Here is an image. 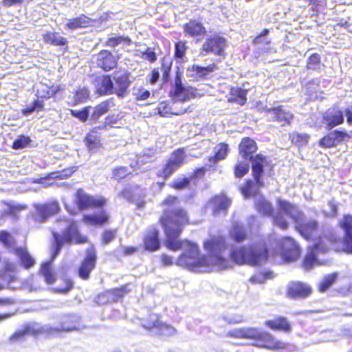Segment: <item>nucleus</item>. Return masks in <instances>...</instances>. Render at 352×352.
Wrapping results in <instances>:
<instances>
[{
  "label": "nucleus",
  "mask_w": 352,
  "mask_h": 352,
  "mask_svg": "<svg viewBox=\"0 0 352 352\" xmlns=\"http://www.w3.org/2000/svg\"><path fill=\"white\" fill-rule=\"evenodd\" d=\"M35 210L33 213V219L35 222L43 223L46 222L49 218L57 214L60 207L57 201H49L43 204H34Z\"/></svg>",
  "instance_id": "nucleus-10"
},
{
  "label": "nucleus",
  "mask_w": 352,
  "mask_h": 352,
  "mask_svg": "<svg viewBox=\"0 0 352 352\" xmlns=\"http://www.w3.org/2000/svg\"><path fill=\"white\" fill-rule=\"evenodd\" d=\"M265 325L273 330L283 331L289 333L292 330V326L287 319L280 316L272 320H267Z\"/></svg>",
  "instance_id": "nucleus-31"
},
{
  "label": "nucleus",
  "mask_w": 352,
  "mask_h": 352,
  "mask_svg": "<svg viewBox=\"0 0 352 352\" xmlns=\"http://www.w3.org/2000/svg\"><path fill=\"white\" fill-rule=\"evenodd\" d=\"M115 106V98L111 97L100 102L96 107H91L89 121L91 123H96L102 116L104 115Z\"/></svg>",
  "instance_id": "nucleus-24"
},
{
  "label": "nucleus",
  "mask_w": 352,
  "mask_h": 352,
  "mask_svg": "<svg viewBox=\"0 0 352 352\" xmlns=\"http://www.w3.org/2000/svg\"><path fill=\"white\" fill-rule=\"evenodd\" d=\"M157 113L162 117H168L169 115L173 114L170 111V107L165 102H162L157 107Z\"/></svg>",
  "instance_id": "nucleus-61"
},
{
  "label": "nucleus",
  "mask_w": 352,
  "mask_h": 352,
  "mask_svg": "<svg viewBox=\"0 0 352 352\" xmlns=\"http://www.w3.org/2000/svg\"><path fill=\"white\" fill-rule=\"evenodd\" d=\"M0 242L6 248H12L15 244L14 239L6 230H1L0 232Z\"/></svg>",
  "instance_id": "nucleus-55"
},
{
  "label": "nucleus",
  "mask_w": 352,
  "mask_h": 352,
  "mask_svg": "<svg viewBox=\"0 0 352 352\" xmlns=\"http://www.w3.org/2000/svg\"><path fill=\"white\" fill-rule=\"evenodd\" d=\"M188 49L186 41H179L175 44L174 56L177 63H184L186 60V53Z\"/></svg>",
  "instance_id": "nucleus-43"
},
{
  "label": "nucleus",
  "mask_w": 352,
  "mask_h": 352,
  "mask_svg": "<svg viewBox=\"0 0 352 352\" xmlns=\"http://www.w3.org/2000/svg\"><path fill=\"white\" fill-rule=\"evenodd\" d=\"M185 157L186 153L183 148L173 151L163 168L164 177L166 178L170 177L183 164Z\"/></svg>",
  "instance_id": "nucleus-15"
},
{
  "label": "nucleus",
  "mask_w": 352,
  "mask_h": 352,
  "mask_svg": "<svg viewBox=\"0 0 352 352\" xmlns=\"http://www.w3.org/2000/svg\"><path fill=\"white\" fill-rule=\"evenodd\" d=\"M310 136L305 133H294L292 135V142L298 147L306 146L309 140Z\"/></svg>",
  "instance_id": "nucleus-52"
},
{
  "label": "nucleus",
  "mask_w": 352,
  "mask_h": 352,
  "mask_svg": "<svg viewBox=\"0 0 352 352\" xmlns=\"http://www.w3.org/2000/svg\"><path fill=\"white\" fill-rule=\"evenodd\" d=\"M213 212L217 215L220 212H226L231 204V200L225 195H217L212 200Z\"/></svg>",
  "instance_id": "nucleus-33"
},
{
  "label": "nucleus",
  "mask_w": 352,
  "mask_h": 352,
  "mask_svg": "<svg viewBox=\"0 0 352 352\" xmlns=\"http://www.w3.org/2000/svg\"><path fill=\"white\" fill-rule=\"evenodd\" d=\"M178 198L170 195L162 205L166 206L160 218L161 224L166 234L165 245L173 251L182 249L184 252L178 258L176 264L180 266L197 267L212 264L218 270H226L232 267L231 261L225 256L228 249L226 239L223 236L212 237L204 243V249L209 257L199 258V249L197 244L188 240L180 241L179 237L184 225L188 223L186 211L177 206Z\"/></svg>",
  "instance_id": "nucleus-1"
},
{
  "label": "nucleus",
  "mask_w": 352,
  "mask_h": 352,
  "mask_svg": "<svg viewBox=\"0 0 352 352\" xmlns=\"http://www.w3.org/2000/svg\"><path fill=\"white\" fill-rule=\"evenodd\" d=\"M52 261L43 263L41 267V273L43 276L45 281L47 284H53L56 281V274L52 269Z\"/></svg>",
  "instance_id": "nucleus-39"
},
{
  "label": "nucleus",
  "mask_w": 352,
  "mask_h": 352,
  "mask_svg": "<svg viewBox=\"0 0 352 352\" xmlns=\"http://www.w3.org/2000/svg\"><path fill=\"white\" fill-rule=\"evenodd\" d=\"M118 58H116L110 51L101 50L96 58V64L98 68L104 72H109L116 67Z\"/></svg>",
  "instance_id": "nucleus-18"
},
{
  "label": "nucleus",
  "mask_w": 352,
  "mask_h": 352,
  "mask_svg": "<svg viewBox=\"0 0 352 352\" xmlns=\"http://www.w3.org/2000/svg\"><path fill=\"white\" fill-rule=\"evenodd\" d=\"M322 119L324 128L327 130H331L344 123L343 110L338 106L333 105L325 111L322 114Z\"/></svg>",
  "instance_id": "nucleus-13"
},
{
  "label": "nucleus",
  "mask_w": 352,
  "mask_h": 352,
  "mask_svg": "<svg viewBox=\"0 0 352 352\" xmlns=\"http://www.w3.org/2000/svg\"><path fill=\"white\" fill-rule=\"evenodd\" d=\"M65 28L69 30H76L78 28H87L91 23V19L85 14H81L78 17L67 19Z\"/></svg>",
  "instance_id": "nucleus-32"
},
{
  "label": "nucleus",
  "mask_w": 352,
  "mask_h": 352,
  "mask_svg": "<svg viewBox=\"0 0 352 352\" xmlns=\"http://www.w3.org/2000/svg\"><path fill=\"white\" fill-rule=\"evenodd\" d=\"M129 285L126 284L121 286L120 287H117L108 290L111 302H117L124 296H125L127 293H129L130 292V289L129 288Z\"/></svg>",
  "instance_id": "nucleus-44"
},
{
  "label": "nucleus",
  "mask_w": 352,
  "mask_h": 352,
  "mask_svg": "<svg viewBox=\"0 0 352 352\" xmlns=\"http://www.w3.org/2000/svg\"><path fill=\"white\" fill-rule=\"evenodd\" d=\"M256 207L258 212L264 216H272L274 214V207L272 204L265 199L261 198L256 203Z\"/></svg>",
  "instance_id": "nucleus-41"
},
{
  "label": "nucleus",
  "mask_w": 352,
  "mask_h": 352,
  "mask_svg": "<svg viewBox=\"0 0 352 352\" xmlns=\"http://www.w3.org/2000/svg\"><path fill=\"white\" fill-rule=\"evenodd\" d=\"M75 202L80 210L89 208H102L106 204V199L102 197H96L86 193L82 189L77 190Z\"/></svg>",
  "instance_id": "nucleus-12"
},
{
  "label": "nucleus",
  "mask_w": 352,
  "mask_h": 352,
  "mask_svg": "<svg viewBox=\"0 0 352 352\" xmlns=\"http://www.w3.org/2000/svg\"><path fill=\"white\" fill-rule=\"evenodd\" d=\"M226 47L227 41L224 37L219 34L210 35L206 37L203 43L200 48V55L204 56L214 54L219 56H225Z\"/></svg>",
  "instance_id": "nucleus-7"
},
{
  "label": "nucleus",
  "mask_w": 352,
  "mask_h": 352,
  "mask_svg": "<svg viewBox=\"0 0 352 352\" xmlns=\"http://www.w3.org/2000/svg\"><path fill=\"white\" fill-rule=\"evenodd\" d=\"M96 92L100 96H108L114 94L113 85L111 75H104L96 81Z\"/></svg>",
  "instance_id": "nucleus-25"
},
{
  "label": "nucleus",
  "mask_w": 352,
  "mask_h": 352,
  "mask_svg": "<svg viewBox=\"0 0 352 352\" xmlns=\"http://www.w3.org/2000/svg\"><path fill=\"white\" fill-rule=\"evenodd\" d=\"M265 111L269 116L270 121L277 122L281 126L289 124L294 118L293 114L283 106L266 108Z\"/></svg>",
  "instance_id": "nucleus-14"
},
{
  "label": "nucleus",
  "mask_w": 352,
  "mask_h": 352,
  "mask_svg": "<svg viewBox=\"0 0 352 352\" xmlns=\"http://www.w3.org/2000/svg\"><path fill=\"white\" fill-rule=\"evenodd\" d=\"M44 41L46 43L67 48L68 41L66 38L61 36L58 32H47L43 35Z\"/></svg>",
  "instance_id": "nucleus-36"
},
{
  "label": "nucleus",
  "mask_w": 352,
  "mask_h": 352,
  "mask_svg": "<svg viewBox=\"0 0 352 352\" xmlns=\"http://www.w3.org/2000/svg\"><path fill=\"white\" fill-rule=\"evenodd\" d=\"M131 43V39L129 37L119 36L109 38L105 42V45L111 47H115L122 43L130 45Z\"/></svg>",
  "instance_id": "nucleus-46"
},
{
  "label": "nucleus",
  "mask_w": 352,
  "mask_h": 352,
  "mask_svg": "<svg viewBox=\"0 0 352 352\" xmlns=\"http://www.w3.org/2000/svg\"><path fill=\"white\" fill-rule=\"evenodd\" d=\"M344 232V248L346 252L352 254V215H344L339 222Z\"/></svg>",
  "instance_id": "nucleus-20"
},
{
  "label": "nucleus",
  "mask_w": 352,
  "mask_h": 352,
  "mask_svg": "<svg viewBox=\"0 0 352 352\" xmlns=\"http://www.w3.org/2000/svg\"><path fill=\"white\" fill-rule=\"evenodd\" d=\"M349 138V135L345 131L336 129L320 139L319 146L322 148L334 147Z\"/></svg>",
  "instance_id": "nucleus-19"
},
{
  "label": "nucleus",
  "mask_w": 352,
  "mask_h": 352,
  "mask_svg": "<svg viewBox=\"0 0 352 352\" xmlns=\"http://www.w3.org/2000/svg\"><path fill=\"white\" fill-rule=\"evenodd\" d=\"M16 266L12 263H6L4 265L3 270L0 271V278L8 281V283H12L15 280V276L13 273L16 271Z\"/></svg>",
  "instance_id": "nucleus-42"
},
{
  "label": "nucleus",
  "mask_w": 352,
  "mask_h": 352,
  "mask_svg": "<svg viewBox=\"0 0 352 352\" xmlns=\"http://www.w3.org/2000/svg\"><path fill=\"white\" fill-rule=\"evenodd\" d=\"M311 292V288L301 282H292L287 285V296L293 299L307 298Z\"/></svg>",
  "instance_id": "nucleus-23"
},
{
  "label": "nucleus",
  "mask_w": 352,
  "mask_h": 352,
  "mask_svg": "<svg viewBox=\"0 0 352 352\" xmlns=\"http://www.w3.org/2000/svg\"><path fill=\"white\" fill-rule=\"evenodd\" d=\"M250 170V164L246 161H239L234 166V173L236 178H241L245 175Z\"/></svg>",
  "instance_id": "nucleus-51"
},
{
  "label": "nucleus",
  "mask_w": 352,
  "mask_h": 352,
  "mask_svg": "<svg viewBox=\"0 0 352 352\" xmlns=\"http://www.w3.org/2000/svg\"><path fill=\"white\" fill-rule=\"evenodd\" d=\"M278 212L273 216L274 225L282 230H286L289 223L285 216L292 219L296 230L306 240H310L317 232L318 223L313 219H308L305 214L299 210L298 207L291 202L278 198L277 199Z\"/></svg>",
  "instance_id": "nucleus-2"
},
{
  "label": "nucleus",
  "mask_w": 352,
  "mask_h": 352,
  "mask_svg": "<svg viewBox=\"0 0 352 352\" xmlns=\"http://www.w3.org/2000/svg\"><path fill=\"white\" fill-rule=\"evenodd\" d=\"M273 277V272L271 271H267L264 273H258L250 278V281L253 283H263L267 279L272 278Z\"/></svg>",
  "instance_id": "nucleus-57"
},
{
  "label": "nucleus",
  "mask_w": 352,
  "mask_h": 352,
  "mask_svg": "<svg viewBox=\"0 0 352 352\" xmlns=\"http://www.w3.org/2000/svg\"><path fill=\"white\" fill-rule=\"evenodd\" d=\"M84 143L91 154L96 153L102 146L100 137L95 131H91L86 135Z\"/></svg>",
  "instance_id": "nucleus-29"
},
{
  "label": "nucleus",
  "mask_w": 352,
  "mask_h": 352,
  "mask_svg": "<svg viewBox=\"0 0 352 352\" xmlns=\"http://www.w3.org/2000/svg\"><path fill=\"white\" fill-rule=\"evenodd\" d=\"M144 245L146 250L155 252L161 247L160 232L154 227L148 228L144 237Z\"/></svg>",
  "instance_id": "nucleus-21"
},
{
  "label": "nucleus",
  "mask_w": 352,
  "mask_h": 352,
  "mask_svg": "<svg viewBox=\"0 0 352 352\" xmlns=\"http://www.w3.org/2000/svg\"><path fill=\"white\" fill-rule=\"evenodd\" d=\"M76 170V166H72L66 169H64L60 173H51V177L63 179L70 177Z\"/></svg>",
  "instance_id": "nucleus-58"
},
{
  "label": "nucleus",
  "mask_w": 352,
  "mask_h": 352,
  "mask_svg": "<svg viewBox=\"0 0 352 352\" xmlns=\"http://www.w3.org/2000/svg\"><path fill=\"white\" fill-rule=\"evenodd\" d=\"M131 174V171L126 166H118L113 169V178L117 181L126 177L127 175Z\"/></svg>",
  "instance_id": "nucleus-56"
},
{
  "label": "nucleus",
  "mask_w": 352,
  "mask_h": 352,
  "mask_svg": "<svg viewBox=\"0 0 352 352\" xmlns=\"http://www.w3.org/2000/svg\"><path fill=\"white\" fill-rule=\"evenodd\" d=\"M162 322L160 320L159 316L155 314H150L148 316L147 320L142 324V326L148 331L151 335L153 330L157 327Z\"/></svg>",
  "instance_id": "nucleus-48"
},
{
  "label": "nucleus",
  "mask_w": 352,
  "mask_h": 352,
  "mask_svg": "<svg viewBox=\"0 0 352 352\" xmlns=\"http://www.w3.org/2000/svg\"><path fill=\"white\" fill-rule=\"evenodd\" d=\"M230 238L236 243H240L248 238V230L245 225L239 222L232 223L230 230Z\"/></svg>",
  "instance_id": "nucleus-28"
},
{
  "label": "nucleus",
  "mask_w": 352,
  "mask_h": 352,
  "mask_svg": "<svg viewBox=\"0 0 352 352\" xmlns=\"http://www.w3.org/2000/svg\"><path fill=\"white\" fill-rule=\"evenodd\" d=\"M14 253L19 257L21 265L24 268L29 269L34 265V259L25 248L17 247L14 249Z\"/></svg>",
  "instance_id": "nucleus-35"
},
{
  "label": "nucleus",
  "mask_w": 352,
  "mask_h": 352,
  "mask_svg": "<svg viewBox=\"0 0 352 352\" xmlns=\"http://www.w3.org/2000/svg\"><path fill=\"white\" fill-rule=\"evenodd\" d=\"M56 325L47 327L50 332H70L80 329L81 318L75 313L60 314Z\"/></svg>",
  "instance_id": "nucleus-8"
},
{
  "label": "nucleus",
  "mask_w": 352,
  "mask_h": 352,
  "mask_svg": "<svg viewBox=\"0 0 352 352\" xmlns=\"http://www.w3.org/2000/svg\"><path fill=\"white\" fill-rule=\"evenodd\" d=\"M28 333V330H19L14 333L9 338L10 343H14L23 340V338Z\"/></svg>",
  "instance_id": "nucleus-64"
},
{
  "label": "nucleus",
  "mask_w": 352,
  "mask_h": 352,
  "mask_svg": "<svg viewBox=\"0 0 352 352\" xmlns=\"http://www.w3.org/2000/svg\"><path fill=\"white\" fill-rule=\"evenodd\" d=\"M141 53L142 57L151 63H154L157 60L156 53L151 47H146Z\"/></svg>",
  "instance_id": "nucleus-63"
},
{
  "label": "nucleus",
  "mask_w": 352,
  "mask_h": 352,
  "mask_svg": "<svg viewBox=\"0 0 352 352\" xmlns=\"http://www.w3.org/2000/svg\"><path fill=\"white\" fill-rule=\"evenodd\" d=\"M176 332V330L174 327L161 322L157 327H155L153 330V333L151 336H173Z\"/></svg>",
  "instance_id": "nucleus-45"
},
{
  "label": "nucleus",
  "mask_w": 352,
  "mask_h": 352,
  "mask_svg": "<svg viewBox=\"0 0 352 352\" xmlns=\"http://www.w3.org/2000/svg\"><path fill=\"white\" fill-rule=\"evenodd\" d=\"M31 142L32 140L29 136L21 135L14 140L12 148L15 150L23 149L27 147Z\"/></svg>",
  "instance_id": "nucleus-53"
},
{
  "label": "nucleus",
  "mask_w": 352,
  "mask_h": 352,
  "mask_svg": "<svg viewBox=\"0 0 352 352\" xmlns=\"http://www.w3.org/2000/svg\"><path fill=\"white\" fill-rule=\"evenodd\" d=\"M252 163V175L254 180L248 179L245 184L241 187V192L245 198L255 196L261 188L265 186L263 179L264 167L268 164L267 157L262 154H256L249 160Z\"/></svg>",
  "instance_id": "nucleus-5"
},
{
  "label": "nucleus",
  "mask_w": 352,
  "mask_h": 352,
  "mask_svg": "<svg viewBox=\"0 0 352 352\" xmlns=\"http://www.w3.org/2000/svg\"><path fill=\"white\" fill-rule=\"evenodd\" d=\"M247 89L241 87L232 88L230 91L231 97L228 99V101L243 106L247 102Z\"/></svg>",
  "instance_id": "nucleus-37"
},
{
  "label": "nucleus",
  "mask_w": 352,
  "mask_h": 352,
  "mask_svg": "<svg viewBox=\"0 0 352 352\" xmlns=\"http://www.w3.org/2000/svg\"><path fill=\"white\" fill-rule=\"evenodd\" d=\"M338 276V273H332L325 276L319 284L320 292H326L335 283Z\"/></svg>",
  "instance_id": "nucleus-50"
},
{
  "label": "nucleus",
  "mask_w": 352,
  "mask_h": 352,
  "mask_svg": "<svg viewBox=\"0 0 352 352\" xmlns=\"http://www.w3.org/2000/svg\"><path fill=\"white\" fill-rule=\"evenodd\" d=\"M321 67V56L318 53H314L309 56L307 61L306 67L311 70H320Z\"/></svg>",
  "instance_id": "nucleus-49"
},
{
  "label": "nucleus",
  "mask_w": 352,
  "mask_h": 352,
  "mask_svg": "<svg viewBox=\"0 0 352 352\" xmlns=\"http://www.w3.org/2000/svg\"><path fill=\"white\" fill-rule=\"evenodd\" d=\"M182 72L177 69L172 83V89L170 90V95L173 100L186 101L190 96L194 95L195 89L192 87H185L182 83Z\"/></svg>",
  "instance_id": "nucleus-11"
},
{
  "label": "nucleus",
  "mask_w": 352,
  "mask_h": 352,
  "mask_svg": "<svg viewBox=\"0 0 352 352\" xmlns=\"http://www.w3.org/2000/svg\"><path fill=\"white\" fill-rule=\"evenodd\" d=\"M239 154L246 160L254 157L253 155L257 151L256 143L250 138H243L239 146Z\"/></svg>",
  "instance_id": "nucleus-26"
},
{
  "label": "nucleus",
  "mask_w": 352,
  "mask_h": 352,
  "mask_svg": "<svg viewBox=\"0 0 352 352\" xmlns=\"http://www.w3.org/2000/svg\"><path fill=\"white\" fill-rule=\"evenodd\" d=\"M96 258V252L94 248L93 247L87 248L85 257L78 269V275L81 278L87 280L89 278L91 272L95 268Z\"/></svg>",
  "instance_id": "nucleus-16"
},
{
  "label": "nucleus",
  "mask_w": 352,
  "mask_h": 352,
  "mask_svg": "<svg viewBox=\"0 0 352 352\" xmlns=\"http://www.w3.org/2000/svg\"><path fill=\"white\" fill-rule=\"evenodd\" d=\"M185 33L190 36H203L206 33L205 27L201 22L191 20L184 26Z\"/></svg>",
  "instance_id": "nucleus-30"
},
{
  "label": "nucleus",
  "mask_w": 352,
  "mask_h": 352,
  "mask_svg": "<svg viewBox=\"0 0 352 352\" xmlns=\"http://www.w3.org/2000/svg\"><path fill=\"white\" fill-rule=\"evenodd\" d=\"M227 336L234 338H245L254 340L257 346L272 349H283L285 352H293L296 346L276 340L275 338L267 331L258 328L243 327L236 328L228 332Z\"/></svg>",
  "instance_id": "nucleus-3"
},
{
  "label": "nucleus",
  "mask_w": 352,
  "mask_h": 352,
  "mask_svg": "<svg viewBox=\"0 0 352 352\" xmlns=\"http://www.w3.org/2000/svg\"><path fill=\"white\" fill-rule=\"evenodd\" d=\"M191 178L183 177L175 179L173 187L176 190H182L187 188L190 183Z\"/></svg>",
  "instance_id": "nucleus-60"
},
{
  "label": "nucleus",
  "mask_w": 352,
  "mask_h": 352,
  "mask_svg": "<svg viewBox=\"0 0 352 352\" xmlns=\"http://www.w3.org/2000/svg\"><path fill=\"white\" fill-rule=\"evenodd\" d=\"M133 95L136 100H144L150 97L151 93L144 87L133 89Z\"/></svg>",
  "instance_id": "nucleus-59"
},
{
  "label": "nucleus",
  "mask_w": 352,
  "mask_h": 352,
  "mask_svg": "<svg viewBox=\"0 0 352 352\" xmlns=\"http://www.w3.org/2000/svg\"><path fill=\"white\" fill-rule=\"evenodd\" d=\"M91 107L87 106L82 108L81 110L70 109L72 116L78 118L82 122H85L90 118V111Z\"/></svg>",
  "instance_id": "nucleus-47"
},
{
  "label": "nucleus",
  "mask_w": 352,
  "mask_h": 352,
  "mask_svg": "<svg viewBox=\"0 0 352 352\" xmlns=\"http://www.w3.org/2000/svg\"><path fill=\"white\" fill-rule=\"evenodd\" d=\"M89 97V91L87 88H79L75 91L74 103L77 104L85 102Z\"/></svg>",
  "instance_id": "nucleus-54"
},
{
  "label": "nucleus",
  "mask_w": 352,
  "mask_h": 352,
  "mask_svg": "<svg viewBox=\"0 0 352 352\" xmlns=\"http://www.w3.org/2000/svg\"><path fill=\"white\" fill-rule=\"evenodd\" d=\"M230 257L236 264L256 266L266 262L269 257V250L266 247L254 245L233 247L230 250Z\"/></svg>",
  "instance_id": "nucleus-4"
},
{
  "label": "nucleus",
  "mask_w": 352,
  "mask_h": 352,
  "mask_svg": "<svg viewBox=\"0 0 352 352\" xmlns=\"http://www.w3.org/2000/svg\"><path fill=\"white\" fill-rule=\"evenodd\" d=\"M281 245L283 256L286 260L293 261L299 257V246L292 238H284L281 242Z\"/></svg>",
  "instance_id": "nucleus-22"
},
{
  "label": "nucleus",
  "mask_w": 352,
  "mask_h": 352,
  "mask_svg": "<svg viewBox=\"0 0 352 352\" xmlns=\"http://www.w3.org/2000/svg\"><path fill=\"white\" fill-rule=\"evenodd\" d=\"M327 250V245L321 241L315 243L313 246H309L303 260V267L306 270L311 269L318 263V253H324Z\"/></svg>",
  "instance_id": "nucleus-17"
},
{
  "label": "nucleus",
  "mask_w": 352,
  "mask_h": 352,
  "mask_svg": "<svg viewBox=\"0 0 352 352\" xmlns=\"http://www.w3.org/2000/svg\"><path fill=\"white\" fill-rule=\"evenodd\" d=\"M109 221V215L105 210H102L99 213L83 215V221L91 226H102Z\"/></svg>",
  "instance_id": "nucleus-27"
},
{
  "label": "nucleus",
  "mask_w": 352,
  "mask_h": 352,
  "mask_svg": "<svg viewBox=\"0 0 352 352\" xmlns=\"http://www.w3.org/2000/svg\"><path fill=\"white\" fill-rule=\"evenodd\" d=\"M52 235L54 239V244L51 258L49 261H52V263L60 254L63 245L65 243H64L63 239L62 238L61 234L60 233L56 232H52Z\"/></svg>",
  "instance_id": "nucleus-40"
},
{
  "label": "nucleus",
  "mask_w": 352,
  "mask_h": 352,
  "mask_svg": "<svg viewBox=\"0 0 352 352\" xmlns=\"http://www.w3.org/2000/svg\"><path fill=\"white\" fill-rule=\"evenodd\" d=\"M95 302L99 305L111 303V302L108 290L98 294L95 298Z\"/></svg>",
  "instance_id": "nucleus-62"
},
{
  "label": "nucleus",
  "mask_w": 352,
  "mask_h": 352,
  "mask_svg": "<svg viewBox=\"0 0 352 352\" xmlns=\"http://www.w3.org/2000/svg\"><path fill=\"white\" fill-rule=\"evenodd\" d=\"M59 229L63 230L62 238L64 243L82 244L87 242V237L81 235L77 223L72 219H60L57 222Z\"/></svg>",
  "instance_id": "nucleus-6"
},
{
  "label": "nucleus",
  "mask_w": 352,
  "mask_h": 352,
  "mask_svg": "<svg viewBox=\"0 0 352 352\" xmlns=\"http://www.w3.org/2000/svg\"><path fill=\"white\" fill-rule=\"evenodd\" d=\"M229 147L227 144L221 143L218 144L215 148V153L212 157H209L208 161L210 162V166L212 164H215L219 161L224 160L228 153Z\"/></svg>",
  "instance_id": "nucleus-38"
},
{
  "label": "nucleus",
  "mask_w": 352,
  "mask_h": 352,
  "mask_svg": "<svg viewBox=\"0 0 352 352\" xmlns=\"http://www.w3.org/2000/svg\"><path fill=\"white\" fill-rule=\"evenodd\" d=\"M215 68L216 66L214 64H211L206 67H202L194 64L190 67H189L187 69V71L189 72H192V74H190V76L194 78H205L210 73L214 72Z\"/></svg>",
  "instance_id": "nucleus-34"
},
{
  "label": "nucleus",
  "mask_w": 352,
  "mask_h": 352,
  "mask_svg": "<svg viewBox=\"0 0 352 352\" xmlns=\"http://www.w3.org/2000/svg\"><path fill=\"white\" fill-rule=\"evenodd\" d=\"M131 76V73L126 69L116 71L111 76L114 94L119 99H123L129 94V87L133 82L130 79Z\"/></svg>",
  "instance_id": "nucleus-9"
}]
</instances>
